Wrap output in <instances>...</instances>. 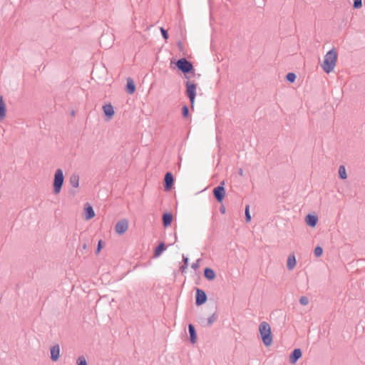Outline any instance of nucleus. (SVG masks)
<instances>
[{
	"instance_id": "obj_1",
	"label": "nucleus",
	"mask_w": 365,
	"mask_h": 365,
	"mask_svg": "<svg viewBox=\"0 0 365 365\" xmlns=\"http://www.w3.org/2000/svg\"><path fill=\"white\" fill-rule=\"evenodd\" d=\"M336 60L337 53L334 48H332L324 56V61L322 64V68L324 71L327 73L331 72L336 66Z\"/></svg>"
},
{
	"instance_id": "obj_2",
	"label": "nucleus",
	"mask_w": 365,
	"mask_h": 365,
	"mask_svg": "<svg viewBox=\"0 0 365 365\" xmlns=\"http://www.w3.org/2000/svg\"><path fill=\"white\" fill-rule=\"evenodd\" d=\"M259 331L263 344L268 346L272 342V334L271 327L267 322H262L259 326Z\"/></svg>"
},
{
	"instance_id": "obj_3",
	"label": "nucleus",
	"mask_w": 365,
	"mask_h": 365,
	"mask_svg": "<svg viewBox=\"0 0 365 365\" xmlns=\"http://www.w3.org/2000/svg\"><path fill=\"white\" fill-rule=\"evenodd\" d=\"M64 182V175L61 169L58 168L56 170L53 179V192L54 194H58L62 188Z\"/></svg>"
},
{
	"instance_id": "obj_4",
	"label": "nucleus",
	"mask_w": 365,
	"mask_h": 365,
	"mask_svg": "<svg viewBox=\"0 0 365 365\" xmlns=\"http://www.w3.org/2000/svg\"><path fill=\"white\" fill-rule=\"evenodd\" d=\"M175 66L184 74H187L194 71L192 63L185 58H181L175 62Z\"/></svg>"
},
{
	"instance_id": "obj_5",
	"label": "nucleus",
	"mask_w": 365,
	"mask_h": 365,
	"mask_svg": "<svg viewBox=\"0 0 365 365\" xmlns=\"http://www.w3.org/2000/svg\"><path fill=\"white\" fill-rule=\"evenodd\" d=\"M186 86V94L190 101L191 108H192L194 106L195 99L196 96V88L197 85L190 81H187L185 82Z\"/></svg>"
},
{
	"instance_id": "obj_6",
	"label": "nucleus",
	"mask_w": 365,
	"mask_h": 365,
	"mask_svg": "<svg viewBox=\"0 0 365 365\" xmlns=\"http://www.w3.org/2000/svg\"><path fill=\"white\" fill-rule=\"evenodd\" d=\"M225 182L222 181L213 190V195L218 202H221L225 196Z\"/></svg>"
},
{
	"instance_id": "obj_7",
	"label": "nucleus",
	"mask_w": 365,
	"mask_h": 365,
	"mask_svg": "<svg viewBox=\"0 0 365 365\" xmlns=\"http://www.w3.org/2000/svg\"><path fill=\"white\" fill-rule=\"evenodd\" d=\"M207 299L205 292L201 289L197 288L195 293V304L200 306L206 302Z\"/></svg>"
},
{
	"instance_id": "obj_8",
	"label": "nucleus",
	"mask_w": 365,
	"mask_h": 365,
	"mask_svg": "<svg viewBox=\"0 0 365 365\" xmlns=\"http://www.w3.org/2000/svg\"><path fill=\"white\" fill-rule=\"evenodd\" d=\"M128 221L126 219H122V220L118 221L115 226V230L116 233H118L119 235H122L124 232H125V231L128 230Z\"/></svg>"
},
{
	"instance_id": "obj_9",
	"label": "nucleus",
	"mask_w": 365,
	"mask_h": 365,
	"mask_svg": "<svg viewBox=\"0 0 365 365\" xmlns=\"http://www.w3.org/2000/svg\"><path fill=\"white\" fill-rule=\"evenodd\" d=\"M174 183V178L170 172H167L164 177V189L166 191L170 190Z\"/></svg>"
},
{
	"instance_id": "obj_10",
	"label": "nucleus",
	"mask_w": 365,
	"mask_h": 365,
	"mask_svg": "<svg viewBox=\"0 0 365 365\" xmlns=\"http://www.w3.org/2000/svg\"><path fill=\"white\" fill-rule=\"evenodd\" d=\"M302 352L299 348L294 349L289 355V362L294 364L302 357Z\"/></svg>"
},
{
	"instance_id": "obj_11",
	"label": "nucleus",
	"mask_w": 365,
	"mask_h": 365,
	"mask_svg": "<svg viewBox=\"0 0 365 365\" xmlns=\"http://www.w3.org/2000/svg\"><path fill=\"white\" fill-rule=\"evenodd\" d=\"M103 110L107 120H110L115 114L114 108L111 103L105 104L103 106Z\"/></svg>"
},
{
	"instance_id": "obj_12",
	"label": "nucleus",
	"mask_w": 365,
	"mask_h": 365,
	"mask_svg": "<svg viewBox=\"0 0 365 365\" xmlns=\"http://www.w3.org/2000/svg\"><path fill=\"white\" fill-rule=\"evenodd\" d=\"M51 359L56 361L60 356V347L58 344H55L51 347Z\"/></svg>"
},
{
	"instance_id": "obj_13",
	"label": "nucleus",
	"mask_w": 365,
	"mask_h": 365,
	"mask_svg": "<svg viewBox=\"0 0 365 365\" xmlns=\"http://www.w3.org/2000/svg\"><path fill=\"white\" fill-rule=\"evenodd\" d=\"M306 223L311 227H314L318 222L317 215L308 214L305 217Z\"/></svg>"
},
{
	"instance_id": "obj_14",
	"label": "nucleus",
	"mask_w": 365,
	"mask_h": 365,
	"mask_svg": "<svg viewBox=\"0 0 365 365\" xmlns=\"http://www.w3.org/2000/svg\"><path fill=\"white\" fill-rule=\"evenodd\" d=\"M173 218V215L171 212H165L162 217L163 225L165 227H169L172 223Z\"/></svg>"
},
{
	"instance_id": "obj_15",
	"label": "nucleus",
	"mask_w": 365,
	"mask_h": 365,
	"mask_svg": "<svg viewBox=\"0 0 365 365\" xmlns=\"http://www.w3.org/2000/svg\"><path fill=\"white\" fill-rule=\"evenodd\" d=\"M188 331L190 334V342L194 344L197 341V334L195 331V328L193 324H188Z\"/></svg>"
},
{
	"instance_id": "obj_16",
	"label": "nucleus",
	"mask_w": 365,
	"mask_h": 365,
	"mask_svg": "<svg viewBox=\"0 0 365 365\" xmlns=\"http://www.w3.org/2000/svg\"><path fill=\"white\" fill-rule=\"evenodd\" d=\"M296 258L294 254H290L287 258V267L289 270H292L296 265Z\"/></svg>"
},
{
	"instance_id": "obj_17",
	"label": "nucleus",
	"mask_w": 365,
	"mask_h": 365,
	"mask_svg": "<svg viewBox=\"0 0 365 365\" xmlns=\"http://www.w3.org/2000/svg\"><path fill=\"white\" fill-rule=\"evenodd\" d=\"M166 250V246L164 242H160L155 249L154 257H158Z\"/></svg>"
},
{
	"instance_id": "obj_18",
	"label": "nucleus",
	"mask_w": 365,
	"mask_h": 365,
	"mask_svg": "<svg viewBox=\"0 0 365 365\" xmlns=\"http://www.w3.org/2000/svg\"><path fill=\"white\" fill-rule=\"evenodd\" d=\"M204 276L207 280H213L215 278L216 274L212 269L206 267L204 269Z\"/></svg>"
},
{
	"instance_id": "obj_19",
	"label": "nucleus",
	"mask_w": 365,
	"mask_h": 365,
	"mask_svg": "<svg viewBox=\"0 0 365 365\" xmlns=\"http://www.w3.org/2000/svg\"><path fill=\"white\" fill-rule=\"evenodd\" d=\"M126 91L129 94H133L135 91V85L130 78L127 79Z\"/></svg>"
},
{
	"instance_id": "obj_20",
	"label": "nucleus",
	"mask_w": 365,
	"mask_h": 365,
	"mask_svg": "<svg viewBox=\"0 0 365 365\" xmlns=\"http://www.w3.org/2000/svg\"><path fill=\"white\" fill-rule=\"evenodd\" d=\"M6 113V107L4 98L2 96H0V120L5 118Z\"/></svg>"
},
{
	"instance_id": "obj_21",
	"label": "nucleus",
	"mask_w": 365,
	"mask_h": 365,
	"mask_svg": "<svg viewBox=\"0 0 365 365\" xmlns=\"http://www.w3.org/2000/svg\"><path fill=\"white\" fill-rule=\"evenodd\" d=\"M69 182L73 187H78L79 186V175L76 173H73L70 176Z\"/></svg>"
},
{
	"instance_id": "obj_22",
	"label": "nucleus",
	"mask_w": 365,
	"mask_h": 365,
	"mask_svg": "<svg viewBox=\"0 0 365 365\" xmlns=\"http://www.w3.org/2000/svg\"><path fill=\"white\" fill-rule=\"evenodd\" d=\"M95 216V212L93 207L88 205V206L85 208V217L86 220H91Z\"/></svg>"
},
{
	"instance_id": "obj_23",
	"label": "nucleus",
	"mask_w": 365,
	"mask_h": 365,
	"mask_svg": "<svg viewBox=\"0 0 365 365\" xmlns=\"http://www.w3.org/2000/svg\"><path fill=\"white\" fill-rule=\"evenodd\" d=\"M339 175L341 180H345L347 178L346 168L344 165H340L339 168Z\"/></svg>"
},
{
	"instance_id": "obj_24",
	"label": "nucleus",
	"mask_w": 365,
	"mask_h": 365,
	"mask_svg": "<svg viewBox=\"0 0 365 365\" xmlns=\"http://www.w3.org/2000/svg\"><path fill=\"white\" fill-rule=\"evenodd\" d=\"M182 261L183 264L180 267V269L182 272H184L185 269L188 267L189 264V259L187 257H185V255H182Z\"/></svg>"
},
{
	"instance_id": "obj_25",
	"label": "nucleus",
	"mask_w": 365,
	"mask_h": 365,
	"mask_svg": "<svg viewBox=\"0 0 365 365\" xmlns=\"http://www.w3.org/2000/svg\"><path fill=\"white\" fill-rule=\"evenodd\" d=\"M217 315L215 313H213L207 318V326L211 327L212 324L217 320Z\"/></svg>"
},
{
	"instance_id": "obj_26",
	"label": "nucleus",
	"mask_w": 365,
	"mask_h": 365,
	"mask_svg": "<svg viewBox=\"0 0 365 365\" xmlns=\"http://www.w3.org/2000/svg\"><path fill=\"white\" fill-rule=\"evenodd\" d=\"M297 76L294 73H288L286 76V80L289 83H294L296 80Z\"/></svg>"
},
{
	"instance_id": "obj_27",
	"label": "nucleus",
	"mask_w": 365,
	"mask_h": 365,
	"mask_svg": "<svg viewBox=\"0 0 365 365\" xmlns=\"http://www.w3.org/2000/svg\"><path fill=\"white\" fill-rule=\"evenodd\" d=\"M77 365H87V361L83 356H81L77 359Z\"/></svg>"
},
{
	"instance_id": "obj_28",
	"label": "nucleus",
	"mask_w": 365,
	"mask_h": 365,
	"mask_svg": "<svg viewBox=\"0 0 365 365\" xmlns=\"http://www.w3.org/2000/svg\"><path fill=\"white\" fill-rule=\"evenodd\" d=\"M245 214L246 222H250L251 220V215L250 214V206L249 205H247L245 207Z\"/></svg>"
},
{
	"instance_id": "obj_29",
	"label": "nucleus",
	"mask_w": 365,
	"mask_h": 365,
	"mask_svg": "<svg viewBox=\"0 0 365 365\" xmlns=\"http://www.w3.org/2000/svg\"><path fill=\"white\" fill-rule=\"evenodd\" d=\"M314 252L316 257H320L323 253V249L320 246H317Z\"/></svg>"
},
{
	"instance_id": "obj_30",
	"label": "nucleus",
	"mask_w": 365,
	"mask_h": 365,
	"mask_svg": "<svg viewBox=\"0 0 365 365\" xmlns=\"http://www.w3.org/2000/svg\"><path fill=\"white\" fill-rule=\"evenodd\" d=\"M182 115L184 118H187L189 115V108L187 106L185 105L182 108Z\"/></svg>"
},
{
	"instance_id": "obj_31",
	"label": "nucleus",
	"mask_w": 365,
	"mask_h": 365,
	"mask_svg": "<svg viewBox=\"0 0 365 365\" xmlns=\"http://www.w3.org/2000/svg\"><path fill=\"white\" fill-rule=\"evenodd\" d=\"M299 303L302 304V305H307L309 303V299L307 297L305 296H302L299 298Z\"/></svg>"
},
{
	"instance_id": "obj_32",
	"label": "nucleus",
	"mask_w": 365,
	"mask_h": 365,
	"mask_svg": "<svg viewBox=\"0 0 365 365\" xmlns=\"http://www.w3.org/2000/svg\"><path fill=\"white\" fill-rule=\"evenodd\" d=\"M362 6L361 0H354L353 7L354 9H359Z\"/></svg>"
},
{
	"instance_id": "obj_33",
	"label": "nucleus",
	"mask_w": 365,
	"mask_h": 365,
	"mask_svg": "<svg viewBox=\"0 0 365 365\" xmlns=\"http://www.w3.org/2000/svg\"><path fill=\"white\" fill-rule=\"evenodd\" d=\"M160 32L164 39L167 40L168 38V34L167 30H165L164 28H160Z\"/></svg>"
},
{
	"instance_id": "obj_34",
	"label": "nucleus",
	"mask_w": 365,
	"mask_h": 365,
	"mask_svg": "<svg viewBox=\"0 0 365 365\" xmlns=\"http://www.w3.org/2000/svg\"><path fill=\"white\" fill-rule=\"evenodd\" d=\"M200 259H197L195 262H193L192 264L191 267L193 269H197L200 266Z\"/></svg>"
},
{
	"instance_id": "obj_35",
	"label": "nucleus",
	"mask_w": 365,
	"mask_h": 365,
	"mask_svg": "<svg viewBox=\"0 0 365 365\" xmlns=\"http://www.w3.org/2000/svg\"><path fill=\"white\" fill-rule=\"evenodd\" d=\"M102 241L100 240L98 243V247H97V250H96V252L98 253L100 252V250H101L102 248Z\"/></svg>"
},
{
	"instance_id": "obj_36",
	"label": "nucleus",
	"mask_w": 365,
	"mask_h": 365,
	"mask_svg": "<svg viewBox=\"0 0 365 365\" xmlns=\"http://www.w3.org/2000/svg\"><path fill=\"white\" fill-rule=\"evenodd\" d=\"M106 36L103 35L100 38V43H101L102 41L106 38Z\"/></svg>"
},
{
	"instance_id": "obj_37",
	"label": "nucleus",
	"mask_w": 365,
	"mask_h": 365,
	"mask_svg": "<svg viewBox=\"0 0 365 365\" xmlns=\"http://www.w3.org/2000/svg\"><path fill=\"white\" fill-rule=\"evenodd\" d=\"M225 209L224 207H220V212L225 213Z\"/></svg>"
},
{
	"instance_id": "obj_38",
	"label": "nucleus",
	"mask_w": 365,
	"mask_h": 365,
	"mask_svg": "<svg viewBox=\"0 0 365 365\" xmlns=\"http://www.w3.org/2000/svg\"><path fill=\"white\" fill-rule=\"evenodd\" d=\"M239 175H241V176L243 175V170H242V169H240V170H239Z\"/></svg>"
},
{
	"instance_id": "obj_39",
	"label": "nucleus",
	"mask_w": 365,
	"mask_h": 365,
	"mask_svg": "<svg viewBox=\"0 0 365 365\" xmlns=\"http://www.w3.org/2000/svg\"><path fill=\"white\" fill-rule=\"evenodd\" d=\"M74 114H75V113H74V111L73 110V111L71 112V115H73Z\"/></svg>"
}]
</instances>
